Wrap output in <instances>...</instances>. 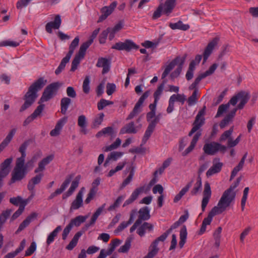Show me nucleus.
Listing matches in <instances>:
<instances>
[{
    "label": "nucleus",
    "instance_id": "nucleus-39",
    "mask_svg": "<svg viewBox=\"0 0 258 258\" xmlns=\"http://www.w3.org/2000/svg\"><path fill=\"white\" fill-rule=\"evenodd\" d=\"M234 131V126H232L228 130L225 131L220 136L219 138V141L220 142H223L226 140H228V142L230 140H232L231 135Z\"/></svg>",
    "mask_w": 258,
    "mask_h": 258
},
{
    "label": "nucleus",
    "instance_id": "nucleus-44",
    "mask_svg": "<svg viewBox=\"0 0 258 258\" xmlns=\"http://www.w3.org/2000/svg\"><path fill=\"white\" fill-rule=\"evenodd\" d=\"M80 178V176H78L76 177L75 179L72 182L71 185L67 192H66V197L71 196L75 190L78 187L79 183V180Z\"/></svg>",
    "mask_w": 258,
    "mask_h": 258
},
{
    "label": "nucleus",
    "instance_id": "nucleus-57",
    "mask_svg": "<svg viewBox=\"0 0 258 258\" xmlns=\"http://www.w3.org/2000/svg\"><path fill=\"white\" fill-rule=\"evenodd\" d=\"M229 108V104H225L220 105L218 109L217 112L215 115V117L217 118L221 116L224 113H225Z\"/></svg>",
    "mask_w": 258,
    "mask_h": 258
},
{
    "label": "nucleus",
    "instance_id": "nucleus-32",
    "mask_svg": "<svg viewBox=\"0 0 258 258\" xmlns=\"http://www.w3.org/2000/svg\"><path fill=\"white\" fill-rule=\"evenodd\" d=\"M84 232H85L82 230L77 232L69 244L67 246V249L68 250H72L76 246L79 238L83 235Z\"/></svg>",
    "mask_w": 258,
    "mask_h": 258
},
{
    "label": "nucleus",
    "instance_id": "nucleus-3",
    "mask_svg": "<svg viewBox=\"0 0 258 258\" xmlns=\"http://www.w3.org/2000/svg\"><path fill=\"white\" fill-rule=\"evenodd\" d=\"M46 82V80L41 77L29 87L28 92L24 96L25 101L20 109V112L24 111L33 103L37 97V92L45 86Z\"/></svg>",
    "mask_w": 258,
    "mask_h": 258
},
{
    "label": "nucleus",
    "instance_id": "nucleus-21",
    "mask_svg": "<svg viewBox=\"0 0 258 258\" xmlns=\"http://www.w3.org/2000/svg\"><path fill=\"white\" fill-rule=\"evenodd\" d=\"M236 111L237 108L233 109L219 123V126L221 129L224 128L233 121Z\"/></svg>",
    "mask_w": 258,
    "mask_h": 258
},
{
    "label": "nucleus",
    "instance_id": "nucleus-22",
    "mask_svg": "<svg viewBox=\"0 0 258 258\" xmlns=\"http://www.w3.org/2000/svg\"><path fill=\"white\" fill-rule=\"evenodd\" d=\"M144 186H141L135 189L130 198L124 202L123 207H125L126 206L133 203L136 199H137L139 196L144 191Z\"/></svg>",
    "mask_w": 258,
    "mask_h": 258
},
{
    "label": "nucleus",
    "instance_id": "nucleus-60",
    "mask_svg": "<svg viewBox=\"0 0 258 258\" xmlns=\"http://www.w3.org/2000/svg\"><path fill=\"white\" fill-rule=\"evenodd\" d=\"M249 191V187H246L244 189L243 196L241 201V210L244 211L246 202L247 199V196Z\"/></svg>",
    "mask_w": 258,
    "mask_h": 258
},
{
    "label": "nucleus",
    "instance_id": "nucleus-11",
    "mask_svg": "<svg viewBox=\"0 0 258 258\" xmlns=\"http://www.w3.org/2000/svg\"><path fill=\"white\" fill-rule=\"evenodd\" d=\"M112 49H116L118 50H126L130 51L132 49H137L138 46L132 40L126 39L124 42H119L116 43L114 45L112 46Z\"/></svg>",
    "mask_w": 258,
    "mask_h": 258
},
{
    "label": "nucleus",
    "instance_id": "nucleus-1",
    "mask_svg": "<svg viewBox=\"0 0 258 258\" xmlns=\"http://www.w3.org/2000/svg\"><path fill=\"white\" fill-rule=\"evenodd\" d=\"M235 196L236 194H230L228 191H224L218 202L217 206L213 207L209 213L207 217L204 219L199 232V235L203 234L206 231L207 226L211 224L213 218L216 215L221 214L226 210V208L234 200Z\"/></svg>",
    "mask_w": 258,
    "mask_h": 258
},
{
    "label": "nucleus",
    "instance_id": "nucleus-42",
    "mask_svg": "<svg viewBox=\"0 0 258 258\" xmlns=\"http://www.w3.org/2000/svg\"><path fill=\"white\" fill-rule=\"evenodd\" d=\"M187 230L185 226H183L180 229V241L179 242V245L181 248L184 245L187 237Z\"/></svg>",
    "mask_w": 258,
    "mask_h": 258
},
{
    "label": "nucleus",
    "instance_id": "nucleus-49",
    "mask_svg": "<svg viewBox=\"0 0 258 258\" xmlns=\"http://www.w3.org/2000/svg\"><path fill=\"white\" fill-rule=\"evenodd\" d=\"M202 189V179L200 176H199L197 179L196 183L195 184L193 188L190 191V195L191 196H196L198 193Z\"/></svg>",
    "mask_w": 258,
    "mask_h": 258
},
{
    "label": "nucleus",
    "instance_id": "nucleus-54",
    "mask_svg": "<svg viewBox=\"0 0 258 258\" xmlns=\"http://www.w3.org/2000/svg\"><path fill=\"white\" fill-rule=\"evenodd\" d=\"M185 57H186V56H185L181 57H177L176 58H175V59H178L176 61V65H177L178 67L174 71H175L176 72V73L177 74V75H179V74H180V73L182 71V66H183V63H184V61L185 60Z\"/></svg>",
    "mask_w": 258,
    "mask_h": 258
},
{
    "label": "nucleus",
    "instance_id": "nucleus-13",
    "mask_svg": "<svg viewBox=\"0 0 258 258\" xmlns=\"http://www.w3.org/2000/svg\"><path fill=\"white\" fill-rule=\"evenodd\" d=\"M212 191L210 184L208 182H206L204 184V189L203 191V197L202 200L201 208L203 212L205 211L209 200L211 197Z\"/></svg>",
    "mask_w": 258,
    "mask_h": 258
},
{
    "label": "nucleus",
    "instance_id": "nucleus-28",
    "mask_svg": "<svg viewBox=\"0 0 258 258\" xmlns=\"http://www.w3.org/2000/svg\"><path fill=\"white\" fill-rule=\"evenodd\" d=\"M201 136V133L200 132H198L194 135L190 142L189 146L182 153V156H186L194 150Z\"/></svg>",
    "mask_w": 258,
    "mask_h": 258
},
{
    "label": "nucleus",
    "instance_id": "nucleus-52",
    "mask_svg": "<svg viewBox=\"0 0 258 258\" xmlns=\"http://www.w3.org/2000/svg\"><path fill=\"white\" fill-rule=\"evenodd\" d=\"M12 210L11 209H7L4 211L0 215V227H2L3 224L6 222L7 219L11 215Z\"/></svg>",
    "mask_w": 258,
    "mask_h": 258
},
{
    "label": "nucleus",
    "instance_id": "nucleus-53",
    "mask_svg": "<svg viewBox=\"0 0 258 258\" xmlns=\"http://www.w3.org/2000/svg\"><path fill=\"white\" fill-rule=\"evenodd\" d=\"M29 200V199L23 200L20 196H18L17 197L10 198V202L15 206H18L19 204H20V205H22L24 203H26L27 205Z\"/></svg>",
    "mask_w": 258,
    "mask_h": 258
},
{
    "label": "nucleus",
    "instance_id": "nucleus-15",
    "mask_svg": "<svg viewBox=\"0 0 258 258\" xmlns=\"http://www.w3.org/2000/svg\"><path fill=\"white\" fill-rule=\"evenodd\" d=\"M100 178L98 177L96 178L94 181L92 183V187L90 189L88 195L87 197L86 198L85 203L87 204H89L92 200L93 199L95 196L96 195L97 191H98V187L97 186L100 184Z\"/></svg>",
    "mask_w": 258,
    "mask_h": 258
},
{
    "label": "nucleus",
    "instance_id": "nucleus-45",
    "mask_svg": "<svg viewBox=\"0 0 258 258\" xmlns=\"http://www.w3.org/2000/svg\"><path fill=\"white\" fill-rule=\"evenodd\" d=\"M104 117V114L103 113H100L98 114L94 118L92 124V128H98L99 125L102 123L103 118Z\"/></svg>",
    "mask_w": 258,
    "mask_h": 258
},
{
    "label": "nucleus",
    "instance_id": "nucleus-46",
    "mask_svg": "<svg viewBox=\"0 0 258 258\" xmlns=\"http://www.w3.org/2000/svg\"><path fill=\"white\" fill-rule=\"evenodd\" d=\"M61 230L60 226H58L52 232H51L47 237L46 243L47 245L50 244L56 237L58 233Z\"/></svg>",
    "mask_w": 258,
    "mask_h": 258
},
{
    "label": "nucleus",
    "instance_id": "nucleus-9",
    "mask_svg": "<svg viewBox=\"0 0 258 258\" xmlns=\"http://www.w3.org/2000/svg\"><path fill=\"white\" fill-rule=\"evenodd\" d=\"M150 94V91L149 90H147L143 93V94L140 97L138 102L135 104V106H134L132 111L128 115L127 117L126 118L127 120H130L133 118L141 111L142 110L141 107H142L144 101L148 97Z\"/></svg>",
    "mask_w": 258,
    "mask_h": 258
},
{
    "label": "nucleus",
    "instance_id": "nucleus-31",
    "mask_svg": "<svg viewBox=\"0 0 258 258\" xmlns=\"http://www.w3.org/2000/svg\"><path fill=\"white\" fill-rule=\"evenodd\" d=\"M136 133L137 130L135 128L134 122L133 121L126 124L120 131V134H135Z\"/></svg>",
    "mask_w": 258,
    "mask_h": 258
},
{
    "label": "nucleus",
    "instance_id": "nucleus-59",
    "mask_svg": "<svg viewBox=\"0 0 258 258\" xmlns=\"http://www.w3.org/2000/svg\"><path fill=\"white\" fill-rule=\"evenodd\" d=\"M124 197L123 196H119L115 202L111 205H110L108 208V210L109 211H112L114 210L116 208L118 207L122 200L124 199Z\"/></svg>",
    "mask_w": 258,
    "mask_h": 258
},
{
    "label": "nucleus",
    "instance_id": "nucleus-6",
    "mask_svg": "<svg viewBox=\"0 0 258 258\" xmlns=\"http://www.w3.org/2000/svg\"><path fill=\"white\" fill-rule=\"evenodd\" d=\"M61 84L59 82L52 83L48 85L45 89L40 98L41 102L47 101L55 94Z\"/></svg>",
    "mask_w": 258,
    "mask_h": 258
},
{
    "label": "nucleus",
    "instance_id": "nucleus-47",
    "mask_svg": "<svg viewBox=\"0 0 258 258\" xmlns=\"http://www.w3.org/2000/svg\"><path fill=\"white\" fill-rule=\"evenodd\" d=\"M79 36H77L75 38V39L72 41L71 44L69 46V51L67 56H69L70 58L71 57L72 54L74 53V51L76 48L78 46L79 43Z\"/></svg>",
    "mask_w": 258,
    "mask_h": 258
},
{
    "label": "nucleus",
    "instance_id": "nucleus-43",
    "mask_svg": "<svg viewBox=\"0 0 258 258\" xmlns=\"http://www.w3.org/2000/svg\"><path fill=\"white\" fill-rule=\"evenodd\" d=\"M166 83V80H164L162 83L160 84L158 87H157V89L155 91L153 94V97L154 98V100H156V101H159L161 95H162L164 86L165 84Z\"/></svg>",
    "mask_w": 258,
    "mask_h": 258
},
{
    "label": "nucleus",
    "instance_id": "nucleus-34",
    "mask_svg": "<svg viewBox=\"0 0 258 258\" xmlns=\"http://www.w3.org/2000/svg\"><path fill=\"white\" fill-rule=\"evenodd\" d=\"M87 218V216L80 215L72 219L69 223V224L72 228L73 226L79 227L82 223L85 222Z\"/></svg>",
    "mask_w": 258,
    "mask_h": 258
},
{
    "label": "nucleus",
    "instance_id": "nucleus-37",
    "mask_svg": "<svg viewBox=\"0 0 258 258\" xmlns=\"http://www.w3.org/2000/svg\"><path fill=\"white\" fill-rule=\"evenodd\" d=\"M158 244V242L156 240L152 243L150 246L151 249L145 258H153L156 255L159 250L157 247Z\"/></svg>",
    "mask_w": 258,
    "mask_h": 258
},
{
    "label": "nucleus",
    "instance_id": "nucleus-12",
    "mask_svg": "<svg viewBox=\"0 0 258 258\" xmlns=\"http://www.w3.org/2000/svg\"><path fill=\"white\" fill-rule=\"evenodd\" d=\"M13 161V158L6 159L0 166V188L3 185V180L10 172V166Z\"/></svg>",
    "mask_w": 258,
    "mask_h": 258
},
{
    "label": "nucleus",
    "instance_id": "nucleus-62",
    "mask_svg": "<svg viewBox=\"0 0 258 258\" xmlns=\"http://www.w3.org/2000/svg\"><path fill=\"white\" fill-rule=\"evenodd\" d=\"M26 206V203H23L22 205H19V209L14 213L12 217V220H14L17 218L19 216H20L22 213H23V211L24 210L25 207Z\"/></svg>",
    "mask_w": 258,
    "mask_h": 258
},
{
    "label": "nucleus",
    "instance_id": "nucleus-63",
    "mask_svg": "<svg viewBox=\"0 0 258 258\" xmlns=\"http://www.w3.org/2000/svg\"><path fill=\"white\" fill-rule=\"evenodd\" d=\"M154 128L151 127L149 125L148 126V127L145 133L144 136L143 138L142 142L145 144L147 140L149 139L151 134L153 132L154 130Z\"/></svg>",
    "mask_w": 258,
    "mask_h": 258
},
{
    "label": "nucleus",
    "instance_id": "nucleus-29",
    "mask_svg": "<svg viewBox=\"0 0 258 258\" xmlns=\"http://www.w3.org/2000/svg\"><path fill=\"white\" fill-rule=\"evenodd\" d=\"M176 0H166L163 5V13L169 16L175 6Z\"/></svg>",
    "mask_w": 258,
    "mask_h": 258
},
{
    "label": "nucleus",
    "instance_id": "nucleus-41",
    "mask_svg": "<svg viewBox=\"0 0 258 258\" xmlns=\"http://www.w3.org/2000/svg\"><path fill=\"white\" fill-rule=\"evenodd\" d=\"M71 103V99L68 97H63L60 101L61 113L65 114L67 112L69 106Z\"/></svg>",
    "mask_w": 258,
    "mask_h": 258
},
{
    "label": "nucleus",
    "instance_id": "nucleus-38",
    "mask_svg": "<svg viewBox=\"0 0 258 258\" xmlns=\"http://www.w3.org/2000/svg\"><path fill=\"white\" fill-rule=\"evenodd\" d=\"M123 152L114 151L111 152L108 155L104 164L105 166H106L107 163L109 160H112L113 161H116L120 158H121L123 155Z\"/></svg>",
    "mask_w": 258,
    "mask_h": 258
},
{
    "label": "nucleus",
    "instance_id": "nucleus-36",
    "mask_svg": "<svg viewBox=\"0 0 258 258\" xmlns=\"http://www.w3.org/2000/svg\"><path fill=\"white\" fill-rule=\"evenodd\" d=\"M171 29L173 30L179 29L183 31H186L189 29V25L184 24L181 21H178L177 23H170L169 25Z\"/></svg>",
    "mask_w": 258,
    "mask_h": 258
},
{
    "label": "nucleus",
    "instance_id": "nucleus-26",
    "mask_svg": "<svg viewBox=\"0 0 258 258\" xmlns=\"http://www.w3.org/2000/svg\"><path fill=\"white\" fill-rule=\"evenodd\" d=\"M237 97L238 98V102H239V103L236 108L237 109H241L244 107L245 104L249 99L250 95L247 92H240L237 94Z\"/></svg>",
    "mask_w": 258,
    "mask_h": 258
},
{
    "label": "nucleus",
    "instance_id": "nucleus-30",
    "mask_svg": "<svg viewBox=\"0 0 258 258\" xmlns=\"http://www.w3.org/2000/svg\"><path fill=\"white\" fill-rule=\"evenodd\" d=\"M78 125L80 127V132L84 135L87 134V130L86 128L87 125V118L84 115H81L79 116L78 118Z\"/></svg>",
    "mask_w": 258,
    "mask_h": 258
},
{
    "label": "nucleus",
    "instance_id": "nucleus-10",
    "mask_svg": "<svg viewBox=\"0 0 258 258\" xmlns=\"http://www.w3.org/2000/svg\"><path fill=\"white\" fill-rule=\"evenodd\" d=\"M206 106L200 110L196 117L195 120L193 123V126L188 134L189 136H191L194 133L196 132L204 123L205 118L204 115L205 114Z\"/></svg>",
    "mask_w": 258,
    "mask_h": 258
},
{
    "label": "nucleus",
    "instance_id": "nucleus-25",
    "mask_svg": "<svg viewBox=\"0 0 258 258\" xmlns=\"http://www.w3.org/2000/svg\"><path fill=\"white\" fill-rule=\"evenodd\" d=\"M154 225L150 223L145 222L143 224L138 226L137 233L141 236L143 237L146 233V231H151L153 230Z\"/></svg>",
    "mask_w": 258,
    "mask_h": 258
},
{
    "label": "nucleus",
    "instance_id": "nucleus-33",
    "mask_svg": "<svg viewBox=\"0 0 258 258\" xmlns=\"http://www.w3.org/2000/svg\"><path fill=\"white\" fill-rule=\"evenodd\" d=\"M115 132L114 129L111 126H108L105 128H103L102 130L98 132L96 135V137L98 138L101 137L103 136H105L106 135L110 136L111 137H113L115 135Z\"/></svg>",
    "mask_w": 258,
    "mask_h": 258
},
{
    "label": "nucleus",
    "instance_id": "nucleus-5",
    "mask_svg": "<svg viewBox=\"0 0 258 258\" xmlns=\"http://www.w3.org/2000/svg\"><path fill=\"white\" fill-rule=\"evenodd\" d=\"M100 29H95L92 32L89 39L84 42L80 46L78 53L75 55L72 62L71 71L74 72L77 69L81 60L84 57L87 49L93 43L94 39L96 37L99 32Z\"/></svg>",
    "mask_w": 258,
    "mask_h": 258
},
{
    "label": "nucleus",
    "instance_id": "nucleus-17",
    "mask_svg": "<svg viewBox=\"0 0 258 258\" xmlns=\"http://www.w3.org/2000/svg\"><path fill=\"white\" fill-rule=\"evenodd\" d=\"M61 24V17L59 15L55 16L53 21L48 22L45 26V29L47 32L51 33L52 29H58Z\"/></svg>",
    "mask_w": 258,
    "mask_h": 258
},
{
    "label": "nucleus",
    "instance_id": "nucleus-35",
    "mask_svg": "<svg viewBox=\"0 0 258 258\" xmlns=\"http://www.w3.org/2000/svg\"><path fill=\"white\" fill-rule=\"evenodd\" d=\"M192 185V182H188L184 187H183L179 192L177 194L173 200L174 203L178 202L182 197L185 195V194L188 191L189 189Z\"/></svg>",
    "mask_w": 258,
    "mask_h": 258
},
{
    "label": "nucleus",
    "instance_id": "nucleus-50",
    "mask_svg": "<svg viewBox=\"0 0 258 258\" xmlns=\"http://www.w3.org/2000/svg\"><path fill=\"white\" fill-rule=\"evenodd\" d=\"M198 90L197 89H195L192 95L189 97L187 99V102L188 106H191L197 103L198 99Z\"/></svg>",
    "mask_w": 258,
    "mask_h": 258
},
{
    "label": "nucleus",
    "instance_id": "nucleus-19",
    "mask_svg": "<svg viewBox=\"0 0 258 258\" xmlns=\"http://www.w3.org/2000/svg\"><path fill=\"white\" fill-rule=\"evenodd\" d=\"M116 6V2H113L109 6L103 7L101 10L102 15L100 16L98 22H101L106 19L113 12Z\"/></svg>",
    "mask_w": 258,
    "mask_h": 258
},
{
    "label": "nucleus",
    "instance_id": "nucleus-64",
    "mask_svg": "<svg viewBox=\"0 0 258 258\" xmlns=\"http://www.w3.org/2000/svg\"><path fill=\"white\" fill-rule=\"evenodd\" d=\"M90 78L86 76L83 81V90L85 94H88L90 92Z\"/></svg>",
    "mask_w": 258,
    "mask_h": 258
},
{
    "label": "nucleus",
    "instance_id": "nucleus-24",
    "mask_svg": "<svg viewBox=\"0 0 258 258\" xmlns=\"http://www.w3.org/2000/svg\"><path fill=\"white\" fill-rule=\"evenodd\" d=\"M67 121V117H64L59 119L56 123L55 127L50 132V135L52 137H56L59 135L60 131L64 124Z\"/></svg>",
    "mask_w": 258,
    "mask_h": 258
},
{
    "label": "nucleus",
    "instance_id": "nucleus-27",
    "mask_svg": "<svg viewBox=\"0 0 258 258\" xmlns=\"http://www.w3.org/2000/svg\"><path fill=\"white\" fill-rule=\"evenodd\" d=\"M37 216V214L36 213H32L29 215L26 219H25L22 223L20 224L17 230L16 231V234L19 233L20 232L28 226L32 221L35 219Z\"/></svg>",
    "mask_w": 258,
    "mask_h": 258
},
{
    "label": "nucleus",
    "instance_id": "nucleus-20",
    "mask_svg": "<svg viewBox=\"0 0 258 258\" xmlns=\"http://www.w3.org/2000/svg\"><path fill=\"white\" fill-rule=\"evenodd\" d=\"M223 166V163L220 162L218 158H215L213 160V164L206 173V175L208 177L211 176L212 175L219 172Z\"/></svg>",
    "mask_w": 258,
    "mask_h": 258
},
{
    "label": "nucleus",
    "instance_id": "nucleus-8",
    "mask_svg": "<svg viewBox=\"0 0 258 258\" xmlns=\"http://www.w3.org/2000/svg\"><path fill=\"white\" fill-rule=\"evenodd\" d=\"M226 149V146L215 142L206 143L203 147L205 153L210 155H215L219 151L224 152Z\"/></svg>",
    "mask_w": 258,
    "mask_h": 258
},
{
    "label": "nucleus",
    "instance_id": "nucleus-7",
    "mask_svg": "<svg viewBox=\"0 0 258 258\" xmlns=\"http://www.w3.org/2000/svg\"><path fill=\"white\" fill-rule=\"evenodd\" d=\"M139 217L134 225L131 227L130 231L131 233L133 232L142 223L143 221H146L150 218V209L148 207H144L141 208L138 211Z\"/></svg>",
    "mask_w": 258,
    "mask_h": 258
},
{
    "label": "nucleus",
    "instance_id": "nucleus-48",
    "mask_svg": "<svg viewBox=\"0 0 258 258\" xmlns=\"http://www.w3.org/2000/svg\"><path fill=\"white\" fill-rule=\"evenodd\" d=\"M70 58L69 56L67 55L62 58L59 66L55 71V74L56 75H59L64 69L66 64L69 61Z\"/></svg>",
    "mask_w": 258,
    "mask_h": 258
},
{
    "label": "nucleus",
    "instance_id": "nucleus-55",
    "mask_svg": "<svg viewBox=\"0 0 258 258\" xmlns=\"http://www.w3.org/2000/svg\"><path fill=\"white\" fill-rule=\"evenodd\" d=\"M130 168H131V171L130 172V174H129L128 176L125 179H124L123 180V181L122 182V183L121 185V188H124L127 184H128L133 179V176H134V173H135L134 167H131Z\"/></svg>",
    "mask_w": 258,
    "mask_h": 258
},
{
    "label": "nucleus",
    "instance_id": "nucleus-2",
    "mask_svg": "<svg viewBox=\"0 0 258 258\" xmlns=\"http://www.w3.org/2000/svg\"><path fill=\"white\" fill-rule=\"evenodd\" d=\"M28 145V142H25L19 148V151L21 154V156L18 158L16 161V165L12 173L11 183L21 180L27 173V165L25 164V161L26 156V150Z\"/></svg>",
    "mask_w": 258,
    "mask_h": 258
},
{
    "label": "nucleus",
    "instance_id": "nucleus-4",
    "mask_svg": "<svg viewBox=\"0 0 258 258\" xmlns=\"http://www.w3.org/2000/svg\"><path fill=\"white\" fill-rule=\"evenodd\" d=\"M54 158V156L53 155H50L46 157L43 158L38 164V167L36 168L34 172L35 173H38L34 177L32 178L31 180L29 181L27 188L29 190L31 191L32 192V194L31 197L29 198H32L34 196V194H33L34 191V189L35 188V186L36 184H39L43 176V174L42 173H40L42 172L45 168V166L48 164Z\"/></svg>",
    "mask_w": 258,
    "mask_h": 258
},
{
    "label": "nucleus",
    "instance_id": "nucleus-58",
    "mask_svg": "<svg viewBox=\"0 0 258 258\" xmlns=\"http://www.w3.org/2000/svg\"><path fill=\"white\" fill-rule=\"evenodd\" d=\"M131 239L127 238L126 240L124 245H123L119 248V249L118 250V252L122 253L127 252L131 247Z\"/></svg>",
    "mask_w": 258,
    "mask_h": 258
},
{
    "label": "nucleus",
    "instance_id": "nucleus-16",
    "mask_svg": "<svg viewBox=\"0 0 258 258\" xmlns=\"http://www.w3.org/2000/svg\"><path fill=\"white\" fill-rule=\"evenodd\" d=\"M73 175H69L68 176L64 182L61 185L60 188H57L54 192L50 194L48 197V200H51L57 195L61 194L68 187L73 178Z\"/></svg>",
    "mask_w": 258,
    "mask_h": 258
},
{
    "label": "nucleus",
    "instance_id": "nucleus-18",
    "mask_svg": "<svg viewBox=\"0 0 258 258\" xmlns=\"http://www.w3.org/2000/svg\"><path fill=\"white\" fill-rule=\"evenodd\" d=\"M218 41L219 39L218 38H215L208 43L203 53V63L207 61L209 56L211 54L213 49L217 45Z\"/></svg>",
    "mask_w": 258,
    "mask_h": 258
},
{
    "label": "nucleus",
    "instance_id": "nucleus-23",
    "mask_svg": "<svg viewBox=\"0 0 258 258\" xmlns=\"http://www.w3.org/2000/svg\"><path fill=\"white\" fill-rule=\"evenodd\" d=\"M110 62L104 57H99L96 63V66L98 68H102V74L107 73L110 70Z\"/></svg>",
    "mask_w": 258,
    "mask_h": 258
},
{
    "label": "nucleus",
    "instance_id": "nucleus-56",
    "mask_svg": "<svg viewBox=\"0 0 258 258\" xmlns=\"http://www.w3.org/2000/svg\"><path fill=\"white\" fill-rule=\"evenodd\" d=\"M121 143V140L119 138H117L113 143L109 146H106L104 149V151L105 152H109L116 149L120 145Z\"/></svg>",
    "mask_w": 258,
    "mask_h": 258
},
{
    "label": "nucleus",
    "instance_id": "nucleus-14",
    "mask_svg": "<svg viewBox=\"0 0 258 258\" xmlns=\"http://www.w3.org/2000/svg\"><path fill=\"white\" fill-rule=\"evenodd\" d=\"M84 190L85 188L82 187L78 192L75 199L73 201V202L71 204L70 207L71 211L79 209L80 208L83 206V197Z\"/></svg>",
    "mask_w": 258,
    "mask_h": 258
},
{
    "label": "nucleus",
    "instance_id": "nucleus-51",
    "mask_svg": "<svg viewBox=\"0 0 258 258\" xmlns=\"http://www.w3.org/2000/svg\"><path fill=\"white\" fill-rule=\"evenodd\" d=\"M178 60L177 59H174L172 60L168 65H167L162 75V79H163L169 74L170 72L176 66V61Z\"/></svg>",
    "mask_w": 258,
    "mask_h": 258
},
{
    "label": "nucleus",
    "instance_id": "nucleus-61",
    "mask_svg": "<svg viewBox=\"0 0 258 258\" xmlns=\"http://www.w3.org/2000/svg\"><path fill=\"white\" fill-rule=\"evenodd\" d=\"M20 45V43L17 41L12 40H6L0 42L1 46H11V47H17Z\"/></svg>",
    "mask_w": 258,
    "mask_h": 258
},
{
    "label": "nucleus",
    "instance_id": "nucleus-40",
    "mask_svg": "<svg viewBox=\"0 0 258 258\" xmlns=\"http://www.w3.org/2000/svg\"><path fill=\"white\" fill-rule=\"evenodd\" d=\"M16 133V129L13 128L11 130L8 135L7 136L6 138L4 140V141L1 143L0 145L4 148H5L8 144L10 143L12 139L13 138L14 135Z\"/></svg>",
    "mask_w": 258,
    "mask_h": 258
}]
</instances>
